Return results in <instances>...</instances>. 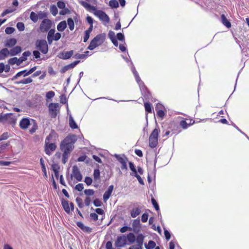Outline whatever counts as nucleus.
Wrapping results in <instances>:
<instances>
[{
    "mask_svg": "<svg viewBox=\"0 0 249 249\" xmlns=\"http://www.w3.org/2000/svg\"><path fill=\"white\" fill-rule=\"evenodd\" d=\"M114 157L122 164L121 169L123 170H127V167L126 164V161L127 160V159L125 157H121L120 155L117 154H115Z\"/></svg>",
    "mask_w": 249,
    "mask_h": 249,
    "instance_id": "12",
    "label": "nucleus"
},
{
    "mask_svg": "<svg viewBox=\"0 0 249 249\" xmlns=\"http://www.w3.org/2000/svg\"><path fill=\"white\" fill-rule=\"evenodd\" d=\"M126 244V237L125 235L118 236L115 245V246L119 248L124 247Z\"/></svg>",
    "mask_w": 249,
    "mask_h": 249,
    "instance_id": "11",
    "label": "nucleus"
},
{
    "mask_svg": "<svg viewBox=\"0 0 249 249\" xmlns=\"http://www.w3.org/2000/svg\"><path fill=\"white\" fill-rule=\"evenodd\" d=\"M80 3L87 10H91L94 11V15L97 17L100 20L102 21L105 24L108 23L109 22V18L105 12L102 10H97L96 7L91 6L85 1H80Z\"/></svg>",
    "mask_w": 249,
    "mask_h": 249,
    "instance_id": "2",
    "label": "nucleus"
},
{
    "mask_svg": "<svg viewBox=\"0 0 249 249\" xmlns=\"http://www.w3.org/2000/svg\"><path fill=\"white\" fill-rule=\"evenodd\" d=\"M16 43L17 40L15 38H10L5 41L4 46L6 47L11 48L14 47Z\"/></svg>",
    "mask_w": 249,
    "mask_h": 249,
    "instance_id": "21",
    "label": "nucleus"
},
{
    "mask_svg": "<svg viewBox=\"0 0 249 249\" xmlns=\"http://www.w3.org/2000/svg\"><path fill=\"white\" fill-rule=\"evenodd\" d=\"M126 241L129 242L130 244L133 243L136 240V237L133 233H129L127 235Z\"/></svg>",
    "mask_w": 249,
    "mask_h": 249,
    "instance_id": "28",
    "label": "nucleus"
},
{
    "mask_svg": "<svg viewBox=\"0 0 249 249\" xmlns=\"http://www.w3.org/2000/svg\"><path fill=\"white\" fill-rule=\"evenodd\" d=\"M77 226L80 228L84 232L87 233H90L92 231V229L89 227L86 226L84 224L80 221H78L76 223Z\"/></svg>",
    "mask_w": 249,
    "mask_h": 249,
    "instance_id": "17",
    "label": "nucleus"
},
{
    "mask_svg": "<svg viewBox=\"0 0 249 249\" xmlns=\"http://www.w3.org/2000/svg\"><path fill=\"white\" fill-rule=\"evenodd\" d=\"M50 12L53 16H56L57 14L58 10L55 5H52L50 7Z\"/></svg>",
    "mask_w": 249,
    "mask_h": 249,
    "instance_id": "40",
    "label": "nucleus"
},
{
    "mask_svg": "<svg viewBox=\"0 0 249 249\" xmlns=\"http://www.w3.org/2000/svg\"><path fill=\"white\" fill-rule=\"evenodd\" d=\"M160 130L159 128H155L152 132L149 137L153 138L154 139H156L158 140V136H159V133L160 132Z\"/></svg>",
    "mask_w": 249,
    "mask_h": 249,
    "instance_id": "29",
    "label": "nucleus"
},
{
    "mask_svg": "<svg viewBox=\"0 0 249 249\" xmlns=\"http://www.w3.org/2000/svg\"><path fill=\"white\" fill-rule=\"evenodd\" d=\"M70 13V10L68 8H65V7L64 9H62V10L60 11L59 14L60 15H65Z\"/></svg>",
    "mask_w": 249,
    "mask_h": 249,
    "instance_id": "53",
    "label": "nucleus"
},
{
    "mask_svg": "<svg viewBox=\"0 0 249 249\" xmlns=\"http://www.w3.org/2000/svg\"><path fill=\"white\" fill-rule=\"evenodd\" d=\"M109 5L111 8H117L119 7V3L117 0H110Z\"/></svg>",
    "mask_w": 249,
    "mask_h": 249,
    "instance_id": "33",
    "label": "nucleus"
},
{
    "mask_svg": "<svg viewBox=\"0 0 249 249\" xmlns=\"http://www.w3.org/2000/svg\"><path fill=\"white\" fill-rule=\"evenodd\" d=\"M114 186L113 185H110L107 191H106L104 195H103V200L105 202H106L109 197L110 196L111 193H112V191L113 190Z\"/></svg>",
    "mask_w": 249,
    "mask_h": 249,
    "instance_id": "15",
    "label": "nucleus"
},
{
    "mask_svg": "<svg viewBox=\"0 0 249 249\" xmlns=\"http://www.w3.org/2000/svg\"><path fill=\"white\" fill-rule=\"evenodd\" d=\"M72 175L78 181L82 179V176L77 166L74 165L72 167Z\"/></svg>",
    "mask_w": 249,
    "mask_h": 249,
    "instance_id": "13",
    "label": "nucleus"
},
{
    "mask_svg": "<svg viewBox=\"0 0 249 249\" xmlns=\"http://www.w3.org/2000/svg\"><path fill=\"white\" fill-rule=\"evenodd\" d=\"M84 182L88 185H90L92 182V179L90 177H86L85 178Z\"/></svg>",
    "mask_w": 249,
    "mask_h": 249,
    "instance_id": "47",
    "label": "nucleus"
},
{
    "mask_svg": "<svg viewBox=\"0 0 249 249\" xmlns=\"http://www.w3.org/2000/svg\"><path fill=\"white\" fill-rule=\"evenodd\" d=\"M76 201L78 206L79 208H82L84 207V204L82 202V200L80 198L77 197L76 199Z\"/></svg>",
    "mask_w": 249,
    "mask_h": 249,
    "instance_id": "55",
    "label": "nucleus"
},
{
    "mask_svg": "<svg viewBox=\"0 0 249 249\" xmlns=\"http://www.w3.org/2000/svg\"><path fill=\"white\" fill-rule=\"evenodd\" d=\"M135 77L137 82L139 84L140 87L142 95L144 96V98L145 99L149 98V97L151 96L150 93L148 91H147V89L144 85L143 82L141 81L139 74L135 76Z\"/></svg>",
    "mask_w": 249,
    "mask_h": 249,
    "instance_id": "6",
    "label": "nucleus"
},
{
    "mask_svg": "<svg viewBox=\"0 0 249 249\" xmlns=\"http://www.w3.org/2000/svg\"><path fill=\"white\" fill-rule=\"evenodd\" d=\"M16 121V116L12 113L0 114V123L14 125Z\"/></svg>",
    "mask_w": 249,
    "mask_h": 249,
    "instance_id": "4",
    "label": "nucleus"
},
{
    "mask_svg": "<svg viewBox=\"0 0 249 249\" xmlns=\"http://www.w3.org/2000/svg\"><path fill=\"white\" fill-rule=\"evenodd\" d=\"M40 164L41 165L42 171L43 172V173L44 174V175L46 177H47L46 169V167H45V164L44 163V160H43L42 158L40 159Z\"/></svg>",
    "mask_w": 249,
    "mask_h": 249,
    "instance_id": "42",
    "label": "nucleus"
},
{
    "mask_svg": "<svg viewBox=\"0 0 249 249\" xmlns=\"http://www.w3.org/2000/svg\"><path fill=\"white\" fill-rule=\"evenodd\" d=\"M31 54V52L29 51H26L22 53L21 57L18 58V63L20 65L23 61H26L27 59V57L30 56Z\"/></svg>",
    "mask_w": 249,
    "mask_h": 249,
    "instance_id": "19",
    "label": "nucleus"
},
{
    "mask_svg": "<svg viewBox=\"0 0 249 249\" xmlns=\"http://www.w3.org/2000/svg\"><path fill=\"white\" fill-rule=\"evenodd\" d=\"M71 69L69 67V65H67L66 66H65L63 67L61 70H60V72L61 73H65L67 71Z\"/></svg>",
    "mask_w": 249,
    "mask_h": 249,
    "instance_id": "64",
    "label": "nucleus"
},
{
    "mask_svg": "<svg viewBox=\"0 0 249 249\" xmlns=\"http://www.w3.org/2000/svg\"><path fill=\"white\" fill-rule=\"evenodd\" d=\"M105 38V34H101L98 35L90 41L88 49L89 50H94L95 48L103 43Z\"/></svg>",
    "mask_w": 249,
    "mask_h": 249,
    "instance_id": "3",
    "label": "nucleus"
},
{
    "mask_svg": "<svg viewBox=\"0 0 249 249\" xmlns=\"http://www.w3.org/2000/svg\"><path fill=\"white\" fill-rule=\"evenodd\" d=\"M55 93L53 91H50L46 93V97L47 99H51L54 97Z\"/></svg>",
    "mask_w": 249,
    "mask_h": 249,
    "instance_id": "49",
    "label": "nucleus"
},
{
    "mask_svg": "<svg viewBox=\"0 0 249 249\" xmlns=\"http://www.w3.org/2000/svg\"><path fill=\"white\" fill-rule=\"evenodd\" d=\"M56 145L54 142H45L44 151L45 153L50 156L56 149Z\"/></svg>",
    "mask_w": 249,
    "mask_h": 249,
    "instance_id": "9",
    "label": "nucleus"
},
{
    "mask_svg": "<svg viewBox=\"0 0 249 249\" xmlns=\"http://www.w3.org/2000/svg\"><path fill=\"white\" fill-rule=\"evenodd\" d=\"M158 139H154L153 138L149 137V146L151 148H154V147H156V146L157 145V144H158Z\"/></svg>",
    "mask_w": 249,
    "mask_h": 249,
    "instance_id": "30",
    "label": "nucleus"
},
{
    "mask_svg": "<svg viewBox=\"0 0 249 249\" xmlns=\"http://www.w3.org/2000/svg\"><path fill=\"white\" fill-rule=\"evenodd\" d=\"M30 124V120L28 118H23L19 122V126L22 129H26Z\"/></svg>",
    "mask_w": 249,
    "mask_h": 249,
    "instance_id": "16",
    "label": "nucleus"
},
{
    "mask_svg": "<svg viewBox=\"0 0 249 249\" xmlns=\"http://www.w3.org/2000/svg\"><path fill=\"white\" fill-rule=\"evenodd\" d=\"M30 19L34 22H36L38 19V15L36 14L34 12H32L30 14Z\"/></svg>",
    "mask_w": 249,
    "mask_h": 249,
    "instance_id": "38",
    "label": "nucleus"
},
{
    "mask_svg": "<svg viewBox=\"0 0 249 249\" xmlns=\"http://www.w3.org/2000/svg\"><path fill=\"white\" fill-rule=\"evenodd\" d=\"M77 136L75 135H69L60 143V149L63 152L62 161L65 164L68 160L71 153L74 149V144L76 142Z\"/></svg>",
    "mask_w": 249,
    "mask_h": 249,
    "instance_id": "1",
    "label": "nucleus"
},
{
    "mask_svg": "<svg viewBox=\"0 0 249 249\" xmlns=\"http://www.w3.org/2000/svg\"><path fill=\"white\" fill-rule=\"evenodd\" d=\"M93 175L95 181L100 180V172L98 169H96L94 170Z\"/></svg>",
    "mask_w": 249,
    "mask_h": 249,
    "instance_id": "34",
    "label": "nucleus"
},
{
    "mask_svg": "<svg viewBox=\"0 0 249 249\" xmlns=\"http://www.w3.org/2000/svg\"><path fill=\"white\" fill-rule=\"evenodd\" d=\"M73 54V50L63 52L62 53V56L60 57V58L63 59H68L70 58Z\"/></svg>",
    "mask_w": 249,
    "mask_h": 249,
    "instance_id": "25",
    "label": "nucleus"
},
{
    "mask_svg": "<svg viewBox=\"0 0 249 249\" xmlns=\"http://www.w3.org/2000/svg\"><path fill=\"white\" fill-rule=\"evenodd\" d=\"M17 28L19 31H23L24 30L25 26L23 22H19L17 24Z\"/></svg>",
    "mask_w": 249,
    "mask_h": 249,
    "instance_id": "43",
    "label": "nucleus"
},
{
    "mask_svg": "<svg viewBox=\"0 0 249 249\" xmlns=\"http://www.w3.org/2000/svg\"><path fill=\"white\" fill-rule=\"evenodd\" d=\"M36 70V67L34 66L33 68H32L31 69H30L29 70H24L21 71H19L15 75H14L13 76V77L12 78V80H14L15 79H16L18 77H20L21 75H23V77H26V76L32 74Z\"/></svg>",
    "mask_w": 249,
    "mask_h": 249,
    "instance_id": "7",
    "label": "nucleus"
},
{
    "mask_svg": "<svg viewBox=\"0 0 249 249\" xmlns=\"http://www.w3.org/2000/svg\"><path fill=\"white\" fill-rule=\"evenodd\" d=\"M52 168L54 172L57 173V171H59L60 167L58 164L54 163L52 164Z\"/></svg>",
    "mask_w": 249,
    "mask_h": 249,
    "instance_id": "52",
    "label": "nucleus"
},
{
    "mask_svg": "<svg viewBox=\"0 0 249 249\" xmlns=\"http://www.w3.org/2000/svg\"><path fill=\"white\" fill-rule=\"evenodd\" d=\"M157 115L158 117L162 119L165 116V113L162 110L160 109L157 111Z\"/></svg>",
    "mask_w": 249,
    "mask_h": 249,
    "instance_id": "62",
    "label": "nucleus"
},
{
    "mask_svg": "<svg viewBox=\"0 0 249 249\" xmlns=\"http://www.w3.org/2000/svg\"><path fill=\"white\" fill-rule=\"evenodd\" d=\"M141 212V209L139 208H133L131 211L130 215L132 217L135 218L140 214Z\"/></svg>",
    "mask_w": 249,
    "mask_h": 249,
    "instance_id": "27",
    "label": "nucleus"
},
{
    "mask_svg": "<svg viewBox=\"0 0 249 249\" xmlns=\"http://www.w3.org/2000/svg\"><path fill=\"white\" fill-rule=\"evenodd\" d=\"M36 48L42 53L46 54L48 52V46L45 40H37L36 42Z\"/></svg>",
    "mask_w": 249,
    "mask_h": 249,
    "instance_id": "5",
    "label": "nucleus"
},
{
    "mask_svg": "<svg viewBox=\"0 0 249 249\" xmlns=\"http://www.w3.org/2000/svg\"><path fill=\"white\" fill-rule=\"evenodd\" d=\"M117 37L120 41H124V36L121 33H119L117 34Z\"/></svg>",
    "mask_w": 249,
    "mask_h": 249,
    "instance_id": "61",
    "label": "nucleus"
},
{
    "mask_svg": "<svg viewBox=\"0 0 249 249\" xmlns=\"http://www.w3.org/2000/svg\"><path fill=\"white\" fill-rule=\"evenodd\" d=\"M75 189L79 192L82 191L84 189L83 184L82 183H78L75 186Z\"/></svg>",
    "mask_w": 249,
    "mask_h": 249,
    "instance_id": "59",
    "label": "nucleus"
},
{
    "mask_svg": "<svg viewBox=\"0 0 249 249\" xmlns=\"http://www.w3.org/2000/svg\"><path fill=\"white\" fill-rule=\"evenodd\" d=\"M143 239H144V236H143V235L142 234H139L137 236V238H136L135 241L137 244L142 246Z\"/></svg>",
    "mask_w": 249,
    "mask_h": 249,
    "instance_id": "31",
    "label": "nucleus"
},
{
    "mask_svg": "<svg viewBox=\"0 0 249 249\" xmlns=\"http://www.w3.org/2000/svg\"><path fill=\"white\" fill-rule=\"evenodd\" d=\"M221 22L224 26H225L228 28H230L231 27V22L227 18L224 14L221 15Z\"/></svg>",
    "mask_w": 249,
    "mask_h": 249,
    "instance_id": "22",
    "label": "nucleus"
},
{
    "mask_svg": "<svg viewBox=\"0 0 249 249\" xmlns=\"http://www.w3.org/2000/svg\"><path fill=\"white\" fill-rule=\"evenodd\" d=\"M58 103H51L49 106V113L52 118H55L58 113Z\"/></svg>",
    "mask_w": 249,
    "mask_h": 249,
    "instance_id": "10",
    "label": "nucleus"
},
{
    "mask_svg": "<svg viewBox=\"0 0 249 249\" xmlns=\"http://www.w3.org/2000/svg\"><path fill=\"white\" fill-rule=\"evenodd\" d=\"M14 10L12 9H7L4 10L2 13L1 16L2 17H4L6 16L7 14L11 13L14 11Z\"/></svg>",
    "mask_w": 249,
    "mask_h": 249,
    "instance_id": "57",
    "label": "nucleus"
},
{
    "mask_svg": "<svg viewBox=\"0 0 249 249\" xmlns=\"http://www.w3.org/2000/svg\"><path fill=\"white\" fill-rule=\"evenodd\" d=\"M57 6L60 9H64L66 6V4L63 1H59L57 3Z\"/></svg>",
    "mask_w": 249,
    "mask_h": 249,
    "instance_id": "56",
    "label": "nucleus"
},
{
    "mask_svg": "<svg viewBox=\"0 0 249 249\" xmlns=\"http://www.w3.org/2000/svg\"><path fill=\"white\" fill-rule=\"evenodd\" d=\"M151 202H152V203L153 206L155 208V209L157 211H159L160 208H159V205H158V203L157 202L156 200L154 198H152L151 199Z\"/></svg>",
    "mask_w": 249,
    "mask_h": 249,
    "instance_id": "50",
    "label": "nucleus"
},
{
    "mask_svg": "<svg viewBox=\"0 0 249 249\" xmlns=\"http://www.w3.org/2000/svg\"><path fill=\"white\" fill-rule=\"evenodd\" d=\"M93 204L96 207H100L102 205V202L99 199H95L93 200Z\"/></svg>",
    "mask_w": 249,
    "mask_h": 249,
    "instance_id": "54",
    "label": "nucleus"
},
{
    "mask_svg": "<svg viewBox=\"0 0 249 249\" xmlns=\"http://www.w3.org/2000/svg\"><path fill=\"white\" fill-rule=\"evenodd\" d=\"M10 55L15 56L20 53L22 51V48L20 46H17L14 47L10 50Z\"/></svg>",
    "mask_w": 249,
    "mask_h": 249,
    "instance_id": "18",
    "label": "nucleus"
},
{
    "mask_svg": "<svg viewBox=\"0 0 249 249\" xmlns=\"http://www.w3.org/2000/svg\"><path fill=\"white\" fill-rule=\"evenodd\" d=\"M62 206L65 210V211L67 213H71V209L69 207V204L68 203V201L64 199H62Z\"/></svg>",
    "mask_w": 249,
    "mask_h": 249,
    "instance_id": "24",
    "label": "nucleus"
},
{
    "mask_svg": "<svg viewBox=\"0 0 249 249\" xmlns=\"http://www.w3.org/2000/svg\"><path fill=\"white\" fill-rule=\"evenodd\" d=\"M87 54H80V53H76L74 55V57L77 59H84L86 58Z\"/></svg>",
    "mask_w": 249,
    "mask_h": 249,
    "instance_id": "51",
    "label": "nucleus"
},
{
    "mask_svg": "<svg viewBox=\"0 0 249 249\" xmlns=\"http://www.w3.org/2000/svg\"><path fill=\"white\" fill-rule=\"evenodd\" d=\"M129 168L132 172V173H130V175L133 176L134 175H135V174L137 173V171L136 169L135 168V165L133 162H129Z\"/></svg>",
    "mask_w": 249,
    "mask_h": 249,
    "instance_id": "36",
    "label": "nucleus"
},
{
    "mask_svg": "<svg viewBox=\"0 0 249 249\" xmlns=\"http://www.w3.org/2000/svg\"><path fill=\"white\" fill-rule=\"evenodd\" d=\"M144 107L145 111L148 113L152 112L151 104L149 103L146 102L144 103Z\"/></svg>",
    "mask_w": 249,
    "mask_h": 249,
    "instance_id": "41",
    "label": "nucleus"
},
{
    "mask_svg": "<svg viewBox=\"0 0 249 249\" xmlns=\"http://www.w3.org/2000/svg\"><path fill=\"white\" fill-rule=\"evenodd\" d=\"M84 193L87 196H91L94 195V191L92 189H86L84 190Z\"/></svg>",
    "mask_w": 249,
    "mask_h": 249,
    "instance_id": "44",
    "label": "nucleus"
},
{
    "mask_svg": "<svg viewBox=\"0 0 249 249\" xmlns=\"http://www.w3.org/2000/svg\"><path fill=\"white\" fill-rule=\"evenodd\" d=\"M156 243L154 241L150 240L148 242L147 245H145L146 249H153L156 247Z\"/></svg>",
    "mask_w": 249,
    "mask_h": 249,
    "instance_id": "37",
    "label": "nucleus"
},
{
    "mask_svg": "<svg viewBox=\"0 0 249 249\" xmlns=\"http://www.w3.org/2000/svg\"><path fill=\"white\" fill-rule=\"evenodd\" d=\"M57 137V133L55 132L54 130H52L50 133L46 138L45 142H53L55 141L56 138Z\"/></svg>",
    "mask_w": 249,
    "mask_h": 249,
    "instance_id": "14",
    "label": "nucleus"
},
{
    "mask_svg": "<svg viewBox=\"0 0 249 249\" xmlns=\"http://www.w3.org/2000/svg\"><path fill=\"white\" fill-rule=\"evenodd\" d=\"M164 233L165 237L166 239L168 241L171 237V235L170 232L165 229H164Z\"/></svg>",
    "mask_w": 249,
    "mask_h": 249,
    "instance_id": "60",
    "label": "nucleus"
},
{
    "mask_svg": "<svg viewBox=\"0 0 249 249\" xmlns=\"http://www.w3.org/2000/svg\"><path fill=\"white\" fill-rule=\"evenodd\" d=\"M52 22L49 19H44L41 23L39 27V30L41 32L45 33L49 30L51 27Z\"/></svg>",
    "mask_w": 249,
    "mask_h": 249,
    "instance_id": "8",
    "label": "nucleus"
},
{
    "mask_svg": "<svg viewBox=\"0 0 249 249\" xmlns=\"http://www.w3.org/2000/svg\"><path fill=\"white\" fill-rule=\"evenodd\" d=\"M8 145L7 143L0 144V153L4 152Z\"/></svg>",
    "mask_w": 249,
    "mask_h": 249,
    "instance_id": "48",
    "label": "nucleus"
},
{
    "mask_svg": "<svg viewBox=\"0 0 249 249\" xmlns=\"http://www.w3.org/2000/svg\"><path fill=\"white\" fill-rule=\"evenodd\" d=\"M15 29L13 27H8L5 29V32L6 34L10 35L14 33Z\"/></svg>",
    "mask_w": 249,
    "mask_h": 249,
    "instance_id": "45",
    "label": "nucleus"
},
{
    "mask_svg": "<svg viewBox=\"0 0 249 249\" xmlns=\"http://www.w3.org/2000/svg\"><path fill=\"white\" fill-rule=\"evenodd\" d=\"M33 80L32 77H28V78H24L23 79L16 81V82H15V83L17 85H19V84L25 85V84L31 83L33 82Z\"/></svg>",
    "mask_w": 249,
    "mask_h": 249,
    "instance_id": "23",
    "label": "nucleus"
},
{
    "mask_svg": "<svg viewBox=\"0 0 249 249\" xmlns=\"http://www.w3.org/2000/svg\"><path fill=\"white\" fill-rule=\"evenodd\" d=\"M69 125L72 129L78 128V126L71 116L69 117Z\"/></svg>",
    "mask_w": 249,
    "mask_h": 249,
    "instance_id": "32",
    "label": "nucleus"
},
{
    "mask_svg": "<svg viewBox=\"0 0 249 249\" xmlns=\"http://www.w3.org/2000/svg\"><path fill=\"white\" fill-rule=\"evenodd\" d=\"M10 55V51L6 48H3L0 51V60H3Z\"/></svg>",
    "mask_w": 249,
    "mask_h": 249,
    "instance_id": "20",
    "label": "nucleus"
},
{
    "mask_svg": "<svg viewBox=\"0 0 249 249\" xmlns=\"http://www.w3.org/2000/svg\"><path fill=\"white\" fill-rule=\"evenodd\" d=\"M9 135L7 132L3 133L0 136V141L2 140H5L8 139Z\"/></svg>",
    "mask_w": 249,
    "mask_h": 249,
    "instance_id": "63",
    "label": "nucleus"
},
{
    "mask_svg": "<svg viewBox=\"0 0 249 249\" xmlns=\"http://www.w3.org/2000/svg\"><path fill=\"white\" fill-rule=\"evenodd\" d=\"M67 22L70 29L72 31L74 28V23L73 19L71 18H69Z\"/></svg>",
    "mask_w": 249,
    "mask_h": 249,
    "instance_id": "39",
    "label": "nucleus"
},
{
    "mask_svg": "<svg viewBox=\"0 0 249 249\" xmlns=\"http://www.w3.org/2000/svg\"><path fill=\"white\" fill-rule=\"evenodd\" d=\"M180 125L183 128L186 129L188 126V124L184 120H182L180 122Z\"/></svg>",
    "mask_w": 249,
    "mask_h": 249,
    "instance_id": "58",
    "label": "nucleus"
},
{
    "mask_svg": "<svg viewBox=\"0 0 249 249\" xmlns=\"http://www.w3.org/2000/svg\"><path fill=\"white\" fill-rule=\"evenodd\" d=\"M67 27L66 21L63 20L60 22L57 26V29L59 32H63Z\"/></svg>",
    "mask_w": 249,
    "mask_h": 249,
    "instance_id": "26",
    "label": "nucleus"
},
{
    "mask_svg": "<svg viewBox=\"0 0 249 249\" xmlns=\"http://www.w3.org/2000/svg\"><path fill=\"white\" fill-rule=\"evenodd\" d=\"M140 225V221L139 219H136L134 220L133 223H132V226L134 228H136L137 227H139Z\"/></svg>",
    "mask_w": 249,
    "mask_h": 249,
    "instance_id": "46",
    "label": "nucleus"
},
{
    "mask_svg": "<svg viewBox=\"0 0 249 249\" xmlns=\"http://www.w3.org/2000/svg\"><path fill=\"white\" fill-rule=\"evenodd\" d=\"M8 63L11 65H13L14 64H17L18 66L20 65L17 57H13L9 59L8 60Z\"/></svg>",
    "mask_w": 249,
    "mask_h": 249,
    "instance_id": "35",
    "label": "nucleus"
}]
</instances>
